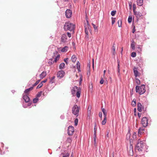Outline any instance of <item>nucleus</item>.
Wrapping results in <instances>:
<instances>
[{"label":"nucleus","instance_id":"nucleus-53","mask_svg":"<svg viewBox=\"0 0 157 157\" xmlns=\"http://www.w3.org/2000/svg\"><path fill=\"white\" fill-rule=\"evenodd\" d=\"M97 130V128H95V127L94 129V135L95 136L96 135V131Z\"/></svg>","mask_w":157,"mask_h":157},{"label":"nucleus","instance_id":"nucleus-20","mask_svg":"<svg viewBox=\"0 0 157 157\" xmlns=\"http://www.w3.org/2000/svg\"><path fill=\"white\" fill-rule=\"evenodd\" d=\"M101 110L103 112L104 117H107V113L106 110H105L104 108H103L102 107L101 108Z\"/></svg>","mask_w":157,"mask_h":157},{"label":"nucleus","instance_id":"nucleus-9","mask_svg":"<svg viewBox=\"0 0 157 157\" xmlns=\"http://www.w3.org/2000/svg\"><path fill=\"white\" fill-rule=\"evenodd\" d=\"M65 73L63 71H59L57 74V77L61 78H63L65 75Z\"/></svg>","mask_w":157,"mask_h":157},{"label":"nucleus","instance_id":"nucleus-59","mask_svg":"<svg viewBox=\"0 0 157 157\" xmlns=\"http://www.w3.org/2000/svg\"><path fill=\"white\" fill-rule=\"evenodd\" d=\"M138 115L139 117H141V114L138 113Z\"/></svg>","mask_w":157,"mask_h":157},{"label":"nucleus","instance_id":"nucleus-52","mask_svg":"<svg viewBox=\"0 0 157 157\" xmlns=\"http://www.w3.org/2000/svg\"><path fill=\"white\" fill-rule=\"evenodd\" d=\"M91 106H89L88 108V112L89 111L90 113L91 112Z\"/></svg>","mask_w":157,"mask_h":157},{"label":"nucleus","instance_id":"nucleus-35","mask_svg":"<svg viewBox=\"0 0 157 157\" xmlns=\"http://www.w3.org/2000/svg\"><path fill=\"white\" fill-rule=\"evenodd\" d=\"M136 132H134L133 133V135H132V138L134 140H135L136 138Z\"/></svg>","mask_w":157,"mask_h":157},{"label":"nucleus","instance_id":"nucleus-41","mask_svg":"<svg viewBox=\"0 0 157 157\" xmlns=\"http://www.w3.org/2000/svg\"><path fill=\"white\" fill-rule=\"evenodd\" d=\"M78 119L76 118L75 120V126H77L78 124Z\"/></svg>","mask_w":157,"mask_h":157},{"label":"nucleus","instance_id":"nucleus-55","mask_svg":"<svg viewBox=\"0 0 157 157\" xmlns=\"http://www.w3.org/2000/svg\"><path fill=\"white\" fill-rule=\"evenodd\" d=\"M136 31V30H135V26H134V28H133V30H132V33H134L135 32V31Z\"/></svg>","mask_w":157,"mask_h":157},{"label":"nucleus","instance_id":"nucleus-8","mask_svg":"<svg viewBox=\"0 0 157 157\" xmlns=\"http://www.w3.org/2000/svg\"><path fill=\"white\" fill-rule=\"evenodd\" d=\"M72 14V12L70 9H67L65 11V15L67 18H70Z\"/></svg>","mask_w":157,"mask_h":157},{"label":"nucleus","instance_id":"nucleus-32","mask_svg":"<svg viewBox=\"0 0 157 157\" xmlns=\"http://www.w3.org/2000/svg\"><path fill=\"white\" fill-rule=\"evenodd\" d=\"M42 93V91H40V92L38 93L37 94V95H36V97H37V98H38L39 97H40L41 96V95Z\"/></svg>","mask_w":157,"mask_h":157},{"label":"nucleus","instance_id":"nucleus-54","mask_svg":"<svg viewBox=\"0 0 157 157\" xmlns=\"http://www.w3.org/2000/svg\"><path fill=\"white\" fill-rule=\"evenodd\" d=\"M67 34L68 36L69 37H70L71 36V33L68 32L67 33Z\"/></svg>","mask_w":157,"mask_h":157},{"label":"nucleus","instance_id":"nucleus-1","mask_svg":"<svg viewBox=\"0 0 157 157\" xmlns=\"http://www.w3.org/2000/svg\"><path fill=\"white\" fill-rule=\"evenodd\" d=\"M71 93L73 96L76 95L78 98H79L80 95L81 89L80 88L77 86H75L71 90Z\"/></svg>","mask_w":157,"mask_h":157},{"label":"nucleus","instance_id":"nucleus-34","mask_svg":"<svg viewBox=\"0 0 157 157\" xmlns=\"http://www.w3.org/2000/svg\"><path fill=\"white\" fill-rule=\"evenodd\" d=\"M38 100V98L36 97L35 98H34L33 100V102L34 103H36Z\"/></svg>","mask_w":157,"mask_h":157},{"label":"nucleus","instance_id":"nucleus-29","mask_svg":"<svg viewBox=\"0 0 157 157\" xmlns=\"http://www.w3.org/2000/svg\"><path fill=\"white\" fill-rule=\"evenodd\" d=\"M136 100L135 99H134L132 103V105L133 107L135 106L136 105Z\"/></svg>","mask_w":157,"mask_h":157},{"label":"nucleus","instance_id":"nucleus-36","mask_svg":"<svg viewBox=\"0 0 157 157\" xmlns=\"http://www.w3.org/2000/svg\"><path fill=\"white\" fill-rule=\"evenodd\" d=\"M43 84L42 82H41L37 86V89H39L41 88L43 86Z\"/></svg>","mask_w":157,"mask_h":157},{"label":"nucleus","instance_id":"nucleus-47","mask_svg":"<svg viewBox=\"0 0 157 157\" xmlns=\"http://www.w3.org/2000/svg\"><path fill=\"white\" fill-rule=\"evenodd\" d=\"M128 4H129V9H132V2H128Z\"/></svg>","mask_w":157,"mask_h":157},{"label":"nucleus","instance_id":"nucleus-63","mask_svg":"<svg viewBox=\"0 0 157 157\" xmlns=\"http://www.w3.org/2000/svg\"><path fill=\"white\" fill-rule=\"evenodd\" d=\"M120 68L118 69L117 71H118V73H119V72H120Z\"/></svg>","mask_w":157,"mask_h":157},{"label":"nucleus","instance_id":"nucleus-57","mask_svg":"<svg viewBox=\"0 0 157 157\" xmlns=\"http://www.w3.org/2000/svg\"><path fill=\"white\" fill-rule=\"evenodd\" d=\"M94 144H95L96 142V135L94 137Z\"/></svg>","mask_w":157,"mask_h":157},{"label":"nucleus","instance_id":"nucleus-43","mask_svg":"<svg viewBox=\"0 0 157 157\" xmlns=\"http://www.w3.org/2000/svg\"><path fill=\"white\" fill-rule=\"evenodd\" d=\"M131 48L133 49L134 50L135 48V45L133 43H132L131 44Z\"/></svg>","mask_w":157,"mask_h":157},{"label":"nucleus","instance_id":"nucleus-37","mask_svg":"<svg viewBox=\"0 0 157 157\" xmlns=\"http://www.w3.org/2000/svg\"><path fill=\"white\" fill-rule=\"evenodd\" d=\"M55 77L54 76L52 77L50 79V82L51 83H53L54 82V79L55 78Z\"/></svg>","mask_w":157,"mask_h":157},{"label":"nucleus","instance_id":"nucleus-56","mask_svg":"<svg viewBox=\"0 0 157 157\" xmlns=\"http://www.w3.org/2000/svg\"><path fill=\"white\" fill-rule=\"evenodd\" d=\"M82 76L80 77V81L79 82V84H81V82H82Z\"/></svg>","mask_w":157,"mask_h":157},{"label":"nucleus","instance_id":"nucleus-44","mask_svg":"<svg viewBox=\"0 0 157 157\" xmlns=\"http://www.w3.org/2000/svg\"><path fill=\"white\" fill-rule=\"evenodd\" d=\"M92 25L93 26L94 28V29H95V30H98L97 26H96L93 23L92 24Z\"/></svg>","mask_w":157,"mask_h":157},{"label":"nucleus","instance_id":"nucleus-19","mask_svg":"<svg viewBox=\"0 0 157 157\" xmlns=\"http://www.w3.org/2000/svg\"><path fill=\"white\" fill-rule=\"evenodd\" d=\"M115 48H116V47H115V44H113V47H112V52L113 54L114 55H115L116 54Z\"/></svg>","mask_w":157,"mask_h":157},{"label":"nucleus","instance_id":"nucleus-16","mask_svg":"<svg viewBox=\"0 0 157 157\" xmlns=\"http://www.w3.org/2000/svg\"><path fill=\"white\" fill-rule=\"evenodd\" d=\"M137 107H138V110L140 112H141L142 109H143V107L142 106V105L140 103H138L137 104Z\"/></svg>","mask_w":157,"mask_h":157},{"label":"nucleus","instance_id":"nucleus-45","mask_svg":"<svg viewBox=\"0 0 157 157\" xmlns=\"http://www.w3.org/2000/svg\"><path fill=\"white\" fill-rule=\"evenodd\" d=\"M99 116L101 120L102 119V114L101 112L99 113Z\"/></svg>","mask_w":157,"mask_h":157},{"label":"nucleus","instance_id":"nucleus-7","mask_svg":"<svg viewBox=\"0 0 157 157\" xmlns=\"http://www.w3.org/2000/svg\"><path fill=\"white\" fill-rule=\"evenodd\" d=\"M74 132V127L72 126H69L68 129V134L69 136L72 135Z\"/></svg>","mask_w":157,"mask_h":157},{"label":"nucleus","instance_id":"nucleus-4","mask_svg":"<svg viewBox=\"0 0 157 157\" xmlns=\"http://www.w3.org/2000/svg\"><path fill=\"white\" fill-rule=\"evenodd\" d=\"M144 147V142L140 139H139L137 141L136 145V149L139 151H142Z\"/></svg>","mask_w":157,"mask_h":157},{"label":"nucleus","instance_id":"nucleus-27","mask_svg":"<svg viewBox=\"0 0 157 157\" xmlns=\"http://www.w3.org/2000/svg\"><path fill=\"white\" fill-rule=\"evenodd\" d=\"M76 65H77V67L78 70V71H79V72L80 71V63L78 61L77 62Z\"/></svg>","mask_w":157,"mask_h":157},{"label":"nucleus","instance_id":"nucleus-51","mask_svg":"<svg viewBox=\"0 0 157 157\" xmlns=\"http://www.w3.org/2000/svg\"><path fill=\"white\" fill-rule=\"evenodd\" d=\"M69 154L68 153H67L65 155L63 156V157H68L69 156Z\"/></svg>","mask_w":157,"mask_h":157},{"label":"nucleus","instance_id":"nucleus-31","mask_svg":"<svg viewBox=\"0 0 157 157\" xmlns=\"http://www.w3.org/2000/svg\"><path fill=\"white\" fill-rule=\"evenodd\" d=\"M122 21L121 20H119L118 21V24L119 27H121V26Z\"/></svg>","mask_w":157,"mask_h":157},{"label":"nucleus","instance_id":"nucleus-62","mask_svg":"<svg viewBox=\"0 0 157 157\" xmlns=\"http://www.w3.org/2000/svg\"><path fill=\"white\" fill-rule=\"evenodd\" d=\"M117 67H118V69H119L120 68V65H119V63H118V64Z\"/></svg>","mask_w":157,"mask_h":157},{"label":"nucleus","instance_id":"nucleus-38","mask_svg":"<svg viewBox=\"0 0 157 157\" xmlns=\"http://www.w3.org/2000/svg\"><path fill=\"white\" fill-rule=\"evenodd\" d=\"M136 53L134 52H132L131 54V56L132 57H136Z\"/></svg>","mask_w":157,"mask_h":157},{"label":"nucleus","instance_id":"nucleus-21","mask_svg":"<svg viewBox=\"0 0 157 157\" xmlns=\"http://www.w3.org/2000/svg\"><path fill=\"white\" fill-rule=\"evenodd\" d=\"M68 49V47L67 46H66L62 48L61 51L62 52H65L67 51Z\"/></svg>","mask_w":157,"mask_h":157},{"label":"nucleus","instance_id":"nucleus-13","mask_svg":"<svg viewBox=\"0 0 157 157\" xmlns=\"http://www.w3.org/2000/svg\"><path fill=\"white\" fill-rule=\"evenodd\" d=\"M129 148H130V150L129 151V154L130 155H132L133 154V146L130 142V145Z\"/></svg>","mask_w":157,"mask_h":157},{"label":"nucleus","instance_id":"nucleus-40","mask_svg":"<svg viewBox=\"0 0 157 157\" xmlns=\"http://www.w3.org/2000/svg\"><path fill=\"white\" fill-rule=\"evenodd\" d=\"M116 13V11H113L111 12V14L112 16H114L115 14Z\"/></svg>","mask_w":157,"mask_h":157},{"label":"nucleus","instance_id":"nucleus-26","mask_svg":"<svg viewBox=\"0 0 157 157\" xmlns=\"http://www.w3.org/2000/svg\"><path fill=\"white\" fill-rule=\"evenodd\" d=\"M65 66V64L63 63H61L59 66V68L60 69H62Z\"/></svg>","mask_w":157,"mask_h":157},{"label":"nucleus","instance_id":"nucleus-18","mask_svg":"<svg viewBox=\"0 0 157 157\" xmlns=\"http://www.w3.org/2000/svg\"><path fill=\"white\" fill-rule=\"evenodd\" d=\"M23 98L26 102H28L29 101L30 98L27 95H24L23 96Z\"/></svg>","mask_w":157,"mask_h":157},{"label":"nucleus","instance_id":"nucleus-25","mask_svg":"<svg viewBox=\"0 0 157 157\" xmlns=\"http://www.w3.org/2000/svg\"><path fill=\"white\" fill-rule=\"evenodd\" d=\"M107 121V117H104V118L103 120L102 121L101 124L102 125H105L106 122Z\"/></svg>","mask_w":157,"mask_h":157},{"label":"nucleus","instance_id":"nucleus-58","mask_svg":"<svg viewBox=\"0 0 157 157\" xmlns=\"http://www.w3.org/2000/svg\"><path fill=\"white\" fill-rule=\"evenodd\" d=\"M47 79H45L43 81L41 82H42V83H43V82L44 83H45V82H46L47 81Z\"/></svg>","mask_w":157,"mask_h":157},{"label":"nucleus","instance_id":"nucleus-33","mask_svg":"<svg viewBox=\"0 0 157 157\" xmlns=\"http://www.w3.org/2000/svg\"><path fill=\"white\" fill-rule=\"evenodd\" d=\"M40 80H41L40 79H39V80H38L37 81H36V83H34L33 85V87L34 86H35L36 85H37L39 82H40Z\"/></svg>","mask_w":157,"mask_h":157},{"label":"nucleus","instance_id":"nucleus-3","mask_svg":"<svg viewBox=\"0 0 157 157\" xmlns=\"http://www.w3.org/2000/svg\"><path fill=\"white\" fill-rule=\"evenodd\" d=\"M136 92H138L140 94H142L146 91L145 86L144 85H142L140 86H136Z\"/></svg>","mask_w":157,"mask_h":157},{"label":"nucleus","instance_id":"nucleus-15","mask_svg":"<svg viewBox=\"0 0 157 157\" xmlns=\"http://www.w3.org/2000/svg\"><path fill=\"white\" fill-rule=\"evenodd\" d=\"M85 33L86 34V35L85 36V38L86 39H88V38H89V35L88 34V30H89V28L88 27V28H87V27H86L85 26Z\"/></svg>","mask_w":157,"mask_h":157},{"label":"nucleus","instance_id":"nucleus-46","mask_svg":"<svg viewBox=\"0 0 157 157\" xmlns=\"http://www.w3.org/2000/svg\"><path fill=\"white\" fill-rule=\"evenodd\" d=\"M136 9V7L135 4H133V11L134 12V11H135Z\"/></svg>","mask_w":157,"mask_h":157},{"label":"nucleus","instance_id":"nucleus-2","mask_svg":"<svg viewBox=\"0 0 157 157\" xmlns=\"http://www.w3.org/2000/svg\"><path fill=\"white\" fill-rule=\"evenodd\" d=\"M75 25L70 22H66L64 27L65 30L72 31L74 30Z\"/></svg>","mask_w":157,"mask_h":157},{"label":"nucleus","instance_id":"nucleus-23","mask_svg":"<svg viewBox=\"0 0 157 157\" xmlns=\"http://www.w3.org/2000/svg\"><path fill=\"white\" fill-rule=\"evenodd\" d=\"M143 3V0H137V3L138 5L141 6L142 5Z\"/></svg>","mask_w":157,"mask_h":157},{"label":"nucleus","instance_id":"nucleus-12","mask_svg":"<svg viewBox=\"0 0 157 157\" xmlns=\"http://www.w3.org/2000/svg\"><path fill=\"white\" fill-rule=\"evenodd\" d=\"M134 14L135 15L136 18L139 19L142 16V14L140 12H137L136 11H134Z\"/></svg>","mask_w":157,"mask_h":157},{"label":"nucleus","instance_id":"nucleus-6","mask_svg":"<svg viewBox=\"0 0 157 157\" xmlns=\"http://www.w3.org/2000/svg\"><path fill=\"white\" fill-rule=\"evenodd\" d=\"M142 124L144 127H146L148 125V119L146 117H143L142 119Z\"/></svg>","mask_w":157,"mask_h":157},{"label":"nucleus","instance_id":"nucleus-17","mask_svg":"<svg viewBox=\"0 0 157 157\" xmlns=\"http://www.w3.org/2000/svg\"><path fill=\"white\" fill-rule=\"evenodd\" d=\"M47 75L46 71H43L40 75V79H43Z\"/></svg>","mask_w":157,"mask_h":157},{"label":"nucleus","instance_id":"nucleus-14","mask_svg":"<svg viewBox=\"0 0 157 157\" xmlns=\"http://www.w3.org/2000/svg\"><path fill=\"white\" fill-rule=\"evenodd\" d=\"M144 128V127H141L139 128L138 132L139 135H141L142 134L144 133L145 129Z\"/></svg>","mask_w":157,"mask_h":157},{"label":"nucleus","instance_id":"nucleus-64","mask_svg":"<svg viewBox=\"0 0 157 157\" xmlns=\"http://www.w3.org/2000/svg\"><path fill=\"white\" fill-rule=\"evenodd\" d=\"M117 62L118 64V63H119H119H120V62H119V60H117Z\"/></svg>","mask_w":157,"mask_h":157},{"label":"nucleus","instance_id":"nucleus-28","mask_svg":"<svg viewBox=\"0 0 157 157\" xmlns=\"http://www.w3.org/2000/svg\"><path fill=\"white\" fill-rule=\"evenodd\" d=\"M60 58V55L59 54H58L56 57L54 61V62H56Z\"/></svg>","mask_w":157,"mask_h":157},{"label":"nucleus","instance_id":"nucleus-5","mask_svg":"<svg viewBox=\"0 0 157 157\" xmlns=\"http://www.w3.org/2000/svg\"><path fill=\"white\" fill-rule=\"evenodd\" d=\"M72 113L75 115L76 116H78V115L79 113V108L76 105H75L72 108Z\"/></svg>","mask_w":157,"mask_h":157},{"label":"nucleus","instance_id":"nucleus-42","mask_svg":"<svg viewBox=\"0 0 157 157\" xmlns=\"http://www.w3.org/2000/svg\"><path fill=\"white\" fill-rule=\"evenodd\" d=\"M115 22V18L112 17V24L113 25Z\"/></svg>","mask_w":157,"mask_h":157},{"label":"nucleus","instance_id":"nucleus-49","mask_svg":"<svg viewBox=\"0 0 157 157\" xmlns=\"http://www.w3.org/2000/svg\"><path fill=\"white\" fill-rule=\"evenodd\" d=\"M104 81L102 78H101V79L100 82V83L101 84H103L104 83Z\"/></svg>","mask_w":157,"mask_h":157},{"label":"nucleus","instance_id":"nucleus-60","mask_svg":"<svg viewBox=\"0 0 157 157\" xmlns=\"http://www.w3.org/2000/svg\"><path fill=\"white\" fill-rule=\"evenodd\" d=\"M130 150V148L128 147H127V150H128V153H129V151Z\"/></svg>","mask_w":157,"mask_h":157},{"label":"nucleus","instance_id":"nucleus-22","mask_svg":"<svg viewBox=\"0 0 157 157\" xmlns=\"http://www.w3.org/2000/svg\"><path fill=\"white\" fill-rule=\"evenodd\" d=\"M76 59L77 58L75 56V55H73L71 58V60L74 63H75V62L76 61Z\"/></svg>","mask_w":157,"mask_h":157},{"label":"nucleus","instance_id":"nucleus-24","mask_svg":"<svg viewBox=\"0 0 157 157\" xmlns=\"http://www.w3.org/2000/svg\"><path fill=\"white\" fill-rule=\"evenodd\" d=\"M33 89V87H31L25 90V93L27 94L31 90H32Z\"/></svg>","mask_w":157,"mask_h":157},{"label":"nucleus","instance_id":"nucleus-30","mask_svg":"<svg viewBox=\"0 0 157 157\" xmlns=\"http://www.w3.org/2000/svg\"><path fill=\"white\" fill-rule=\"evenodd\" d=\"M132 21V17L131 16H129L128 19V21L129 23H131Z\"/></svg>","mask_w":157,"mask_h":157},{"label":"nucleus","instance_id":"nucleus-39","mask_svg":"<svg viewBox=\"0 0 157 157\" xmlns=\"http://www.w3.org/2000/svg\"><path fill=\"white\" fill-rule=\"evenodd\" d=\"M67 141L69 143H71L72 141V140L71 138L69 137L67 138Z\"/></svg>","mask_w":157,"mask_h":157},{"label":"nucleus","instance_id":"nucleus-10","mask_svg":"<svg viewBox=\"0 0 157 157\" xmlns=\"http://www.w3.org/2000/svg\"><path fill=\"white\" fill-rule=\"evenodd\" d=\"M67 36L66 34H63L62 35L61 37V41L63 43H65L67 42Z\"/></svg>","mask_w":157,"mask_h":157},{"label":"nucleus","instance_id":"nucleus-48","mask_svg":"<svg viewBox=\"0 0 157 157\" xmlns=\"http://www.w3.org/2000/svg\"><path fill=\"white\" fill-rule=\"evenodd\" d=\"M136 83L138 84H140V81L139 79H137V78H136Z\"/></svg>","mask_w":157,"mask_h":157},{"label":"nucleus","instance_id":"nucleus-11","mask_svg":"<svg viewBox=\"0 0 157 157\" xmlns=\"http://www.w3.org/2000/svg\"><path fill=\"white\" fill-rule=\"evenodd\" d=\"M133 71L134 75L136 78L138 76H139L140 74L137 71V68L135 67H134Z\"/></svg>","mask_w":157,"mask_h":157},{"label":"nucleus","instance_id":"nucleus-50","mask_svg":"<svg viewBox=\"0 0 157 157\" xmlns=\"http://www.w3.org/2000/svg\"><path fill=\"white\" fill-rule=\"evenodd\" d=\"M68 60V58H65L64 59V61L66 63V64H68V63L67 62V61Z\"/></svg>","mask_w":157,"mask_h":157},{"label":"nucleus","instance_id":"nucleus-61","mask_svg":"<svg viewBox=\"0 0 157 157\" xmlns=\"http://www.w3.org/2000/svg\"><path fill=\"white\" fill-rule=\"evenodd\" d=\"M105 72H106V70H104V72H103L104 76V75H105Z\"/></svg>","mask_w":157,"mask_h":157}]
</instances>
